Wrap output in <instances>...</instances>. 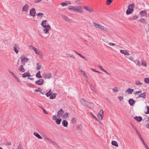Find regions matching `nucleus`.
I'll return each mask as SVG.
<instances>
[{
	"label": "nucleus",
	"instance_id": "c9c22d12",
	"mask_svg": "<svg viewBox=\"0 0 149 149\" xmlns=\"http://www.w3.org/2000/svg\"><path fill=\"white\" fill-rule=\"evenodd\" d=\"M135 63L136 65H138L139 66H141L142 65L141 63H140V62L139 60H136V61H135Z\"/></svg>",
	"mask_w": 149,
	"mask_h": 149
},
{
	"label": "nucleus",
	"instance_id": "052dcab7",
	"mask_svg": "<svg viewBox=\"0 0 149 149\" xmlns=\"http://www.w3.org/2000/svg\"><path fill=\"white\" fill-rule=\"evenodd\" d=\"M139 137L141 140V141H142V142L143 143H145L144 140H143V138H142L141 136H139Z\"/></svg>",
	"mask_w": 149,
	"mask_h": 149
},
{
	"label": "nucleus",
	"instance_id": "e433bc0d",
	"mask_svg": "<svg viewBox=\"0 0 149 149\" xmlns=\"http://www.w3.org/2000/svg\"><path fill=\"white\" fill-rule=\"evenodd\" d=\"M90 88L94 92L96 93V91H95V88L92 85L90 84Z\"/></svg>",
	"mask_w": 149,
	"mask_h": 149
},
{
	"label": "nucleus",
	"instance_id": "423d86ee",
	"mask_svg": "<svg viewBox=\"0 0 149 149\" xmlns=\"http://www.w3.org/2000/svg\"><path fill=\"white\" fill-rule=\"evenodd\" d=\"M36 11L35 8H32L30 10V15L33 17L35 16Z\"/></svg>",
	"mask_w": 149,
	"mask_h": 149
},
{
	"label": "nucleus",
	"instance_id": "f8f14e48",
	"mask_svg": "<svg viewBox=\"0 0 149 149\" xmlns=\"http://www.w3.org/2000/svg\"><path fill=\"white\" fill-rule=\"evenodd\" d=\"M99 29L106 32L108 31L109 30L108 28L105 27L104 26L101 25Z\"/></svg>",
	"mask_w": 149,
	"mask_h": 149
},
{
	"label": "nucleus",
	"instance_id": "39448f33",
	"mask_svg": "<svg viewBox=\"0 0 149 149\" xmlns=\"http://www.w3.org/2000/svg\"><path fill=\"white\" fill-rule=\"evenodd\" d=\"M29 8V5L27 4H25L22 8V11L26 13L27 12Z\"/></svg>",
	"mask_w": 149,
	"mask_h": 149
},
{
	"label": "nucleus",
	"instance_id": "f704fd0d",
	"mask_svg": "<svg viewBox=\"0 0 149 149\" xmlns=\"http://www.w3.org/2000/svg\"><path fill=\"white\" fill-rule=\"evenodd\" d=\"M40 58H42L43 57V54L40 52V51L36 54Z\"/></svg>",
	"mask_w": 149,
	"mask_h": 149
},
{
	"label": "nucleus",
	"instance_id": "dca6fc26",
	"mask_svg": "<svg viewBox=\"0 0 149 149\" xmlns=\"http://www.w3.org/2000/svg\"><path fill=\"white\" fill-rule=\"evenodd\" d=\"M19 70L22 72H25V70L24 68L23 65H21L19 66L18 68Z\"/></svg>",
	"mask_w": 149,
	"mask_h": 149
},
{
	"label": "nucleus",
	"instance_id": "58836bf2",
	"mask_svg": "<svg viewBox=\"0 0 149 149\" xmlns=\"http://www.w3.org/2000/svg\"><path fill=\"white\" fill-rule=\"evenodd\" d=\"M13 77H14L15 79H16V80L18 82L20 83H21V81H20V80L17 77L16 75L14 76Z\"/></svg>",
	"mask_w": 149,
	"mask_h": 149
},
{
	"label": "nucleus",
	"instance_id": "e2e57ef3",
	"mask_svg": "<svg viewBox=\"0 0 149 149\" xmlns=\"http://www.w3.org/2000/svg\"><path fill=\"white\" fill-rule=\"evenodd\" d=\"M52 119L54 120H56L57 119H56V115H54L52 117Z\"/></svg>",
	"mask_w": 149,
	"mask_h": 149
},
{
	"label": "nucleus",
	"instance_id": "8fccbe9b",
	"mask_svg": "<svg viewBox=\"0 0 149 149\" xmlns=\"http://www.w3.org/2000/svg\"><path fill=\"white\" fill-rule=\"evenodd\" d=\"M139 21H140V22L143 23H146V21L145 19H140L139 20Z\"/></svg>",
	"mask_w": 149,
	"mask_h": 149
},
{
	"label": "nucleus",
	"instance_id": "0eeeda50",
	"mask_svg": "<svg viewBox=\"0 0 149 149\" xmlns=\"http://www.w3.org/2000/svg\"><path fill=\"white\" fill-rule=\"evenodd\" d=\"M134 11V9L133 8H130V6H128V9L127 10L126 13L127 15H128L131 14L133 13Z\"/></svg>",
	"mask_w": 149,
	"mask_h": 149
},
{
	"label": "nucleus",
	"instance_id": "6e6d98bb",
	"mask_svg": "<svg viewBox=\"0 0 149 149\" xmlns=\"http://www.w3.org/2000/svg\"><path fill=\"white\" fill-rule=\"evenodd\" d=\"M79 71L84 75L86 74L84 71H83L81 69H80L79 70Z\"/></svg>",
	"mask_w": 149,
	"mask_h": 149
},
{
	"label": "nucleus",
	"instance_id": "338daca9",
	"mask_svg": "<svg viewBox=\"0 0 149 149\" xmlns=\"http://www.w3.org/2000/svg\"><path fill=\"white\" fill-rule=\"evenodd\" d=\"M9 73H10L13 76V77L14 76H15V75L14 73L13 72H12L11 71H10V72H9Z\"/></svg>",
	"mask_w": 149,
	"mask_h": 149
},
{
	"label": "nucleus",
	"instance_id": "680f3d73",
	"mask_svg": "<svg viewBox=\"0 0 149 149\" xmlns=\"http://www.w3.org/2000/svg\"><path fill=\"white\" fill-rule=\"evenodd\" d=\"M118 98L120 101H121L123 99V96H119Z\"/></svg>",
	"mask_w": 149,
	"mask_h": 149
},
{
	"label": "nucleus",
	"instance_id": "f3484780",
	"mask_svg": "<svg viewBox=\"0 0 149 149\" xmlns=\"http://www.w3.org/2000/svg\"><path fill=\"white\" fill-rule=\"evenodd\" d=\"M31 75L30 73L29 72H25L22 74V77L23 78H25L26 77L30 76Z\"/></svg>",
	"mask_w": 149,
	"mask_h": 149
},
{
	"label": "nucleus",
	"instance_id": "f257e3e1",
	"mask_svg": "<svg viewBox=\"0 0 149 149\" xmlns=\"http://www.w3.org/2000/svg\"><path fill=\"white\" fill-rule=\"evenodd\" d=\"M47 22V20L42 21L41 23V25L43 27L45 28L43 30V32L45 33L48 34L46 36L47 37H48L49 36V31L51 29V27L50 25L48 24H46Z\"/></svg>",
	"mask_w": 149,
	"mask_h": 149
},
{
	"label": "nucleus",
	"instance_id": "72a5a7b5",
	"mask_svg": "<svg viewBox=\"0 0 149 149\" xmlns=\"http://www.w3.org/2000/svg\"><path fill=\"white\" fill-rule=\"evenodd\" d=\"M146 95L145 93H143L140 94L139 96V97H142L143 98H145L146 97Z\"/></svg>",
	"mask_w": 149,
	"mask_h": 149
},
{
	"label": "nucleus",
	"instance_id": "864d4df0",
	"mask_svg": "<svg viewBox=\"0 0 149 149\" xmlns=\"http://www.w3.org/2000/svg\"><path fill=\"white\" fill-rule=\"evenodd\" d=\"M66 54L69 56L71 58H75V56L73 55L72 54Z\"/></svg>",
	"mask_w": 149,
	"mask_h": 149
},
{
	"label": "nucleus",
	"instance_id": "6ab92c4d",
	"mask_svg": "<svg viewBox=\"0 0 149 149\" xmlns=\"http://www.w3.org/2000/svg\"><path fill=\"white\" fill-rule=\"evenodd\" d=\"M134 118L139 122H140L141 121L142 119V118L141 116H136L134 117Z\"/></svg>",
	"mask_w": 149,
	"mask_h": 149
},
{
	"label": "nucleus",
	"instance_id": "2eb2a0df",
	"mask_svg": "<svg viewBox=\"0 0 149 149\" xmlns=\"http://www.w3.org/2000/svg\"><path fill=\"white\" fill-rule=\"evenodd\" d=\"M29 48H32L35 52L36 54H37L38 52H39L40 51L39 50H37V49L35 47H33L32 45H30L29 46Z\"/></svg>",
	"mask_w": 149,
	"mask_h": 149
},
{
	"label": "nucleus",
	"instance_id": "0e129e2a",
	"mask_svg": "<svg viewBox=\"0 0 149 149\" xmlns=\"http://www.w3.org/2000/svg\"><path fill=\"white\" fill-rule=\"evenodd\" d=\"M84 76L85 77L84 79L85 80L88 79V77L86 74L84 75Z\"/></svg>",
	"mask_w": 149,
	"mask_h": 149
},
{
	"label": "nucleus",
	"instance_id": "6e6552de",
	"mask_svg": "<svg viewBox=\"0 0 149 149\" xmlns=\"http://www.w3.org/2000/svg\"><path fill=\"white\" fill-rule=\"evenodd\" d=\"M84 8L90 13H93L94 11L93 10L91 7H89L88 6H84Z\"/></svg>",
	"mask_w": 149,
	"mask_h": 149
},
{
	"label": "nucleus",
	"instance_id": "5701e85b",
	"mask_svg": "<svg viewBox=\"0 0 149 149\" xmlns=\"http://www.w3.org/2000/svg\"><path fill=\"white\" fill-rule=\"evenodd\" d=\"M85 106L90 109H92V107L93 106V104L92 103L89 102V104H86Z\"/></svg>",
	"mask_w": 149,
	"mask_h": 149
},
{
	"label": "nucleus",
	"instance_id": "f03ea898",
	"mask_svg": "<svg viewBox=\"0 0 149 149\" xmlns=\"http://www.w3.org/2000/svg\"><path fill=\"white\" fill-rule=\"evenodd\" d=\"M68 9L69 10H72L74 12L82 13L84 10L83 8L81 6H70L68 7Z\"/></svg>",
	"mask_w": 149,
	"mask_h": 149
},
{
	"label": "nucleus",
	"instance_id": "a19ab883",
	"mask_svg": "<svg viewBox=\"0 0 149 149\" xmlns=\"http://www.w3.org/2000/svg\"><path fill=\"white\" fill-rule=\"evenodd\" d=\"M43 137L45 139H47V140H48V141H51V139H50L47 136H46V135H44V136H43Z\"/></svg>",
	"mask_w": 149,
	"mask_h": 149
},
{
	"label": "nucleus",
	"instance_id": "473e14b6",
	"mask_svg": "<svg viewBox=\"0 0 149 149\" xmlns=\"http://www.w3.org/2000/svg\"><path fill=\"white\" fill-rule=\"evenodd\" d=\"M36 66V69L37 70H39L41 68V65L40 63H37Z\"/></svg>",
	"mask_w": 149,
	"mask_h": 149
},
{
	"label": "nucleus",
	"instance_id": "09e8293b",
	"mask_svg": "<svg viewBox=\"0 0 149 149\" xmlns=\"http://www.w3.org/2000/svg\"><path fill=\"white\" fill-rule=\"evenodd\" d=\"M17 149H23L22 146L21 145V143H19V145L18 146Z\"/></svg>",
	"mask_w": 149,
	"mask_h": 149
},
{
	"label": "nucleus",
	"instance_id": "2f4dec72",
	"mask_svg": "<svg viewBox=\"0 0 149 149\" xmlns=\"http://www.w3.org/2000/svg\"><path fill=\"white\" fill-rule=\"evenodd\" d=\"M62 119L61 118H60L59 119H57L56 120V123L58 125H59L60 124L61 122Z\"/></svg>",
	"mask_w": 149,
	"mask_h": 149
},
{
	"label": "nucleus",
	"instance_id": "393cba45",
	"mask_svg": "<svg viewBox=\"0 0 149 149\" xmlns=\"http://www.w3.org/2000/svg\"><path fill=\"white\" fill-rule=\"evenodd\" d=\"M140 14L142 16H145L147 15L146 11L145 10L141 11Z\"/></svg>",
	"mask_w": 149,
	"mask_h": 149
},
{
	"label": "nucleus",
	"instance_id": "412c9836",
	"mask_svg": "<svg viewBox=\"0 0 149 149\" xmlns=\"http://www.w3.org/2000/svg\"><path fill=\"white\" fill-rule=\"evenodd\" d=\"M33 134L39 139H42V137L37 132H34Z\"/></svg>",
	"mask_w": 149,
	"mask_h": 149
},
{
	"label": "nucleus",
	"instance_id": "49530a36",
	"mask_svg": "<svg viewBox=\"0 0 149 149\" xmlns=\"http://www.w3.org/2000/svg\"><path fill=\"white\" fill-rule=\"evenodd\" d=\"M38 16L40 17H42L43 14L42 13H38L36 14Z\"/></svg>",
	"mask_w": 149,
	"mask_h": 149
},
{
	"label": "nucleus",
	"instance_id": "774afa93",
	"mask_svg": "<svg viewBox=\"0 0 149 149\" xmlns=\"http://www.w3.org/2000/svg\"><path fill=\"white\" fill-rule=\"evenodd\" d=\"M129 59H130V60H131V61H133V60L134 59V58L133 57H132V56H130L129 58Z\"/></svg>",
	"mask_w": 149,
	"mask_h": 149
},
{
	"label": "nucleus",
	"instance_id": "4c0bfd02",
	"mask_svg": "<svg viewBox=\"0 0 149 149\" xmlns=\"http://www.w3.org/2000/svg\"><path fill=\"white\" fill-rule=\"evenodd\" d=\"M51 91V89H50L49 91L47 93L46 95L47 97H49L52 94V93L50 92Z\"/></svg>",
	"mask_w": 149,
	"mask_h": 149
},
{
	"label": "nucleus",
	"instance_id": "5fc2aeb1",
	"mask_svg": "<svg viewBox=\"0 0 149 149\" xmlns=\"http://www.w3.org/2000/svg\"><path fill=\"white\" fill-rule=\"evenodd\" d=\"M90 113L94 118H95L97 121H98V120L97 119L96 117L94 115L92 112H91Z\"/></svg>",
	"mask_w": 149,
	"mask_h": 149
},
{
	"label": "nucleus",
	"instance_id": "a878e982",
	"mask_svg": "<svg viewBox=\"0 0 149 149\" xmlns=\"http://www.w3.org/2000/svg\"><path fill=\"white\" fill-rule=\"evenodd\" d=\"M93 24L95 27L96 28H99L100 25V24H98L95 22H93Z\"/></svg>",
	"mask_w": 149,
	"mask_h": 149
},
{
	"label": "nucleus",
	"instance_id": "ea45409f",
	"mask_svg": "<svg viewBox=\"0 0 149 149\" xmlns=\"http://www.w3.org/2000/svg\"><path fill=\"white\" fill-rule=\"evenodd\" d=\"M112 90L114 92H118L119 91V90L117 87H115L114 88H113Z\"/></svg>",
	"mask_w": 149,
	"mask_h": 149
},
{
	"label": "nucleus",
	"instance_id": "de8ad7c7",
	"mask_svg": "<svg viewBox=\"0 0 149 149\" xmlns=\"http://www.w3.org/2000/svg\"><path fill=\"white\" fill-rule=\"evenodd\" d=\"M144 82L147 84L149 83V78H145L144 79Z\"/></svg>",
	"mask_w": 149,
	"mask_h": 149
},
{
	"label": "nucleus",
	"instance_id": "c85d7f7f",
	"mask_svg": "<svg viewBox=\"0 0 149 149\" xmlns=\"http://www.w3.org/2000/svg\"><path fill=\"white\" fill-rule=\"evenodd\" d=\"M111 144L113 145L114 146L116 147L118 146V145L117 143V142L116 141H112L111 142Z\"/></svg>",
	"mask_w": 149,
	"mask_h": 149
},
{
	"label": "nucleus",
	"instance_id": "b1692460",
	"mask_svg": "<svg viewBox=\"0 0 149 149\" xmlns=\"http://www.w3.org/2000/svg\"><path fill=\"white\" fill-rule=\"evenodd\" d=\"M134 91V90L133 89L129 88L126 91V92H128V93L129 94H130L133 92Z\"/></svg>",
	"mask_w": 149,
	"mask_h": 149
},
{
	"label": "nucleus",
	"instance_id": "7c9ffc66",
	"mask_svg": "<svg viewBox=\"0 0 149 149\" xmlns=\"http://www.w3.org/2000/svg\"><path fill=\"white\" fill-rule=\"evenodd\" d=\"M62 18H63L66 21H70V19H69L68 18V17L64 15H62Z\"/></svg>",
	"mask_w": 149,
	"mask_h": 149
},
{
	"label": "nucleus",
	"instance_id": "a211bd4d",
	"mask_svg": "<svg viewBox=\"0 0 149 149\" xmlns=\"http://www.w3.org/2000/svg\"><path fill=\"white\" fill-rule=\"evenodd\" d=\"M62 124L63 126L65 127H67L68 123L66 120H63Z\"/></svg>",
	"mask_w": 149,
	"mask_h": 149
},
{
	"label": "nucleus",
	"instance_id": "cd10ccee",
	"mask_svg": "<svg viewBox=\"0 0 149 149\" xmlns=\"http://www.w3.org/2000/svg\"><path fill=\"white\" fill-rule=\"evenodd\" d=\"M36 76L38 78H41L42 77V76L40 75V72L39 71L37 73Z\"/></svg>",
	"mask_w": 149,
	"mask_h": 149
},
{
	"label": "nucleus",
	"instance_id": "4d7b16f0",
	"mask_svg": "<svg viewBox=\"0 0 149 149\" xmlns=\"http://www.w3.org/2000/svg\"><path fill=\"white\" fill-rule=\"evenodd\" d=\"M61 5L62 6H67L68 5V4L67 3H65L64 2H62L61 3Z\"/></svg>",
	"mask_w": 149,
	"mask_h": 149
},
{
	"label": "nucleus",
	"instance_id": "3c124183",
	"mask_svg": "<svg viewBox=\"0 0 149 149\" xmlns=\"http://www.w3.org/2000/svg\"><path fill=\"white\" fill-rule=\"evenodd\" d=\"M142 92V91L140 90L139 91H134V93L135 94H136L138 93H141Z\"/></svg>",
	"mask_w": 149,
	"mask_h": 149
},
{
	"label": "nucleus",
	"instance_id": "aec40b11",
	"mask_svg": "<svg viewBox=\"0 0 149 149\" xmlns=\"http://www.w3.org/2000/svg\"><path fill=\"white\" fill-rule=\"evenodd\" d=\"M120 52L122 54L125 55H130L129 52L125 50H120Z\"/></svg>",
	"mask_w": 149,
	"mask_h": 149
},
{
	"label": "nucleus",
	"instance_id": "1a4fd4ad",
	"mask_svg": "<svg viewBox=\"0 0 149 149\" xmlns=\"http://www.w3.org/2000/svg\"><path fill=\"white\" fill-rule=\"evenodd\" d=\"M52 74L51 73H49L43 75V76L45 79H50L52 77Z\"/></svg>",
	"mask_w": 149,
	"mask_h": 149
},
{
	"label": "nucleus",
	"instance_id": "603ef678",
	"mask_svg": "<svg viewBox=\"0 0 149 149\" xmlns=\"http://www.w3.org/2000/svg\"><path fill=\"white\" fill-rule=\"evenodd\" d=\"M146 109H147V111L145 112V113L146 114H148L149 113V106H147L146 108Z\"/></svg>",
	"mask_w": 149,
	"mask_h": 149
},
{
	"label": "nucleus",
	"instance_id": "bb28decb",
	"mask_svg": "<svg viewBox=\"0 0 149 149\" xmlns=\"http://www.w3.org/2000/svg\"><path fill=\"white\" fill-rule=\"evenodd\" d=\"M69 115L68 113L65 112L64 113V114L63 115V118H68L69 117Z\"/></svg>",
	"mask_w": 149,
	"mask_h": 149
},
{
	"label": "nucleus",
	"instance_id": "20e7f679",
	"mask_svg": "<svg viewBox=\"0 0 149 149\" xmlns=\"http://www.w3.org/2000/svg\"><path fill=\"white\" fill-rule=\"evenodd\" d=\"M104 111L103 109H100L98 114V118L101 120H102L103 118V114Z\"/></svg>",
	"mask_w": 149,
	"mask_h": 149
},
{
	"label": "nucleus",
	"instance_id": "69168bd1",
	"mask_svg": "<svg viewBox=\"0 0 149 149\" xmlns=\"http://www.w3.org/2000/svg\"><path fill=\"white\" fill-rule=\"evenodd\" d=\"M76 119L74 118H73L72 120V121L73 123H75L76 121Z\"/></svg>",
	"mask_w": 149,
	"mask_h": 149
},
{
	"label": "nucleus",
	"instance_id": "ddd939ff",
	"mask_svg": "<svg viewBox=\"0 0 149 149\" xmlns=\"http://www.w3.org/2000/svg\"><path fill=\"white\" fill-rule=\"evenodd\" d=\"M80 103L84 105H86V104H89V102L86 101L84 99H81L80 100Z\"/></svg>",
	"mask_w": 149,
	"mask_h": 149
},
{
	"label": "nucleus",
	"instance_id": "4468645a",
	"mask_svg": "<svg viewBox=\"0 0 149 149\" xmlns=\"http://www.w3.org/2000/svg\"><path fill=\"white\" fill-rule=\"evenodd\" d=\"M129 103L131 106H133L135 104V101L133 99L131 98L129 100Z\"/></svg>",
	"mask_w": 149,
	"mask_h": 149
},
{
	"label": "nucleus",
	"instance_id": "13d9d810",
	"mask_svg": "<svg viewBox=\"0 0 149 149\" xmlns=\"http://www.w3.org/2000/svg\"><path fill=\"white\" fill-rule=\"evenodd\" d=\"M128 6H130V7H131L132 8H134L135 6L134 3H132V4H130Z\"/></svg>",
	"mask_w": 149,
	"mask_h": 149
},
{
	"label": "nucleus",
	"instance_id": "9b49d317",
	"mask_svg": "<svg viewBox=\"0 0 149 149\" xmlns=\"http://www.w3.org/2000/svg\"><path fill=\"white\" fill-rule=\"evenodd\" d=\"M44 80L42 79H40L35 82V84L37 85H41L43 84Z\"/></svg>",
	"mask_w": 149,
	"mask_h": 149
},
{
	"label": "nucleus",
	"instance_id": "c756f323",
	"mask_svg": "<svg viewBox=\"0 0 149 149\" xmlns=\"http://www.w3.org/2000/svg\"><path fill=\"white\" fill-rule=\"evenodd\" d=\"M13 49L14 51L17 54L18 52V50L19 49V48L18 47H16L15 46H14Z\"/></svg>",
	"mask_w": 149,
	"mask_h": 149
},
{
	"label": "nucleus",
	"instance_id": "37998d69",
	"mask_svg": "<svg viewBox=\"0 0 149 149\" xmlns=\"http://www.w3.org/2000/svg\"><path fill=\"white\" fill-rule=\"evenodd\" d=\"M113 0H107V4L108 5H110L112 2Z\"/></svg>",
	"mask_w": 149,
	"mask_h": 149
},
{
	"label": "nucleus",
	"instance_id": "79ce46f5",
	"mask_svg": "<svg viewBox=\"0 0 149 149\" xmlns=\"http://www.w3.org/2000/svg\"><path fill=\"white\" fill-rule=\"evenodd\" d=\"M135 131L136 132V134H137L138 136V137L141 136V134L140 132L138 131L137 129H135Z\"/></svg>",
	"mask_w": 149,
	"mask_h": 149
},
{
	"label": "nucleus",
	"instance_id": "4be33fe9",
	"mask_svg": "<svg viewBox=\"0 0 149 149\" xmlns=\"http://www.w3.org/2000/svg\"><path fill=\"white\" fill-rule=\"evenodd\" d=\"M57 94L56 93H52V94L50 96V98L51 99H53L55 98Z\"/></svg>",
	"mask_w": 149,
	"mask_h": 149
},
{
	"label": "nucleus",
	"instance_id": "9d476101",
	"mask_svg": "<svg viewBox=\"0 0 149 149\" xmlns=\"http://www.w3.org/2000/svg\"><path fill=\"white\" fill-rule=\"evenodd\" d=\"M64 112V111L62 109H60L57 113V116L59 117L61 116L62 115H63Z\"/></svg>",
	"mask_w": 149,
	"mask_h": 149
},
{
	"label": "nucleus",
	"instance_id": "bf43d9fd",
	"mask_svg": "<svg viewBox=\"0 0 149 149\" xmlns=\"http://www.w3.org/2000/svg\"><path fill=\"white\" fill-rule=\"evenodd\" d=\"M144 61H143V60L142 61V63H141L142 65H144L145 67H146L147 64H146V63H144V62H143Z\"/></svg>",
	"mask_w": 149,
	"mask_h": 149
},
{
	"label": "nucleus",
	"instance_id": "a18cd8bd",
	"mask_svg": "<svg viewBox=\"0 0 149 149\" xmlns=\"http://www.w3.org/2000/svg\"><path fill=\"white\" fill-rule=\"evenodd\" d=\"M51 141L53 144L56 147V148H57L58 147V146L57 145V144L55 142H54L53 141H52L51 140V141Z\"/></svg>",
	"mask_w": 149,
	"mask_h": 149
},
{
	"label": "nucleus",
	"instance_id": "c03bdc74",
	"mask_svg": "<svg viewBox=\"0 0 149 149\" xmlns=\"http://www.w3.org/2000/svg\"><path fill=\"white\" fill-rule=\"evenodd\" d=\"M135 84H136L138 85L142 84V83H141L139 81H136Z\"/></svg>",
	"mask_w": 149,
	"mask_h": 149
},
{
	"label": "nucleus",
	"instance_id": "7ed1b4c3",
	"mask_svg": "<svg viewBox=\"0 0 149 149\" xmlns=\"http://www.w3.org/2000/svg\"><path fill=\"white\" fill-rule=\"evenodd\" d=\"M21 59V63L23 65H25L26 63L29 60V59L28 58H24L23 56H22L20 57Z\"/></svg>",
	"mask_w": 149,
	"mask_h": 149
}]
</instances>
